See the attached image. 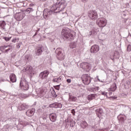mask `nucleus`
<instances>
[{"instance_id":"1","label":"nucleus","mask_w":131,"mask_h":131,"mask_svg":"<svg viewBox=\"0 0 131 131\" xmlns=\"http://www.w3.org/2000/svg\"><path fill=\"white\" fill-rule=\"evenodd\" d=\"M96 24L99 27H105L107 25V19L104 17L99 18L97 20Z\"/></svg>"},{"instance_id":"2","label":"nucleus","mask_w":131,"mask_h":131,"mask_svg":"<svg viewBox=\"0 0 131 131\" xmlns=\"http://www.w3.org/2000/svg\"><path fill=\"white\" fill-rule=\"evenodd\" d=\"M56 53L57 54V59L62 61L65 59V53L64 52L62 53L61 48H57L56 50Z\"/></svg>"},{"instance_id":"3","label":"nucleus","mask_w":131,"mask_h":131,"mask_svg":"<svg viewBox=\"0 0 131 131\" xmlns=\"http://www.w3.org/2000/svg\"><path fill=\"white\" fill-rule=\"evenodd\" d=\"M62 5H56L51 7V10H50V12H51V13H59V12H61L62 10H63V8H61Z\"/></svg>"},{"instance_id":"4","label":"nucleus","mask_w":131,"mask_h":131,"mask_svg":"<svg viewBox=\"0 0 131 131\" xmlns=\"http://www.w3.org/2000/svg\"><path fill=\"white\" fill-rule=\"evenodd\" d=\"M70 29H64L62 30L61 34L63 35L66 38H69V37H72L73 34L70 33Z\"/></svg>"},{"instance_id":"5","label":"nucleus","mask_w":131,"mask_h":131,"mask_svg":"<svg viewBox=\"0 0 131 131\" xmlns=\"http://www.w3.org/2000/svg\"><path fill=\"white\" fill-rule=\"evenodd\" d=\"M82 80L84 84L88 85L91 83V80H92V79L89 75L85 74L82 76Z\"/></svg>"},{"instance_id":"6","label":"nucleus","mask_w":131,"mask_h":131,"mask_svg":"<svg viewBox=\"0 0 131 131\" xmlns=\"http://www.w3.org/2000/svg\"><path fill=\"white\" fill-rule=\"evenodd\" d=\"M20 86L21 90H24V91H28L29 89V85H28V83L25 80H21L20 81Z\"/></svg>"},{"instance_id":"7","label":"nucleus","mask_w":131,"mask_h":131,"mask_svg":"<svg viewBox=\"0 0 131 131\" xmlns=\"http://www.w3.org/2000/svg\"><path fill=\"white\" fill-rule=\"evenodd\" d=\"M89 17H90L91 20L95 21V20H97L98 18V13L95 11H90L89 12Z\"/></svg>"},{"instance_id":"8","label":"nucleus","mask_w":131,"mask_h":131,"mask_svg":"<svg viewBox=\"0 0 131 131\" xmlns=\"http://www.w3.org/2000/svg\"><path fill=\"white\" fill-rule=\"evenodd\" d=\"M49 74H50V72L48 70H45L40 73L39 77L41 79H46V80L47 78H48V76H49Z\"/></svg>"},{"instance_id":"9","label":"nucleus","mask_w":131,"mask_h":131,"mask_svg":"<svg viewBox=\"0 0 131 131\" xmlns=\"http://www.w3.org/2000/svg\"><path fill=\"white\" fill-rule=\"evenodd\" d=\"M80 67L84 70L89 71L90 70V68H91V64L88 62H82L80 64Z\"/></svg>"},{"instance_id":"10","label":"nucleus","mask_w":131,"mask_h":131,"mask_svg":"<svg viewBox=\"0 0 131 131\" xmlns=\"http://www.w3.org/2000/svg\"><path fill=\"white\" fill-rule=\"evenodd\" d=\"M15 18L17 21H21L24 18V14L21 12L16 13Z\"/></svg>"},{"instance_id":"11","label":"nucleus","mask_w":131,"mask_h":131,"mask_svg":"<svg viewBox=\"0 0 131 131\" xmlns=\"http://www.w3.org/2000/svg\"><path fill=\"white\" fill-rule=\"evenodd\" d=\"M100 50V47L98 45H93L92 46L90 51L91 53H97L99 52Z\"/></svg>"},{"instance_id":"12","label":"nucleus","mask_w":131,"mask_h":131,"mask_svg":"<svg viewBox=\"0 0 131 131\" xmlns=\"http://www.w3.org/2000/svg\"><path fill=\"white\" fill-rule=\"evenodd\" d=\"M25 72L28 73V74H34V73H33V69L32 68V67L30 66H28L25 69Z\"/></svg>"},{"instance_id":"13","label":"nucleus","mask_w":131,"mask_h":131,"mask_svg":"<svg viewBox=\"0 0 131 131\" xmlns=\"http://www.w3.org/2000/svg\"><path fill=\"white\" fill-rule=\"evenodd\" d=\"M0 51L3 53H7V52H9V51H10V46H4L0 47Z\"/></svg>"},{"instance_id":"14","label":"nucleus","mask_w":131,"mask_h":131,"mask_svg":"<svg viewBox=\"0 0 131 131\" xmlns=\"http://www.w3.org/2000/svg\"><path fill=\"white\" fill-rule=\"evenodd\" d=\"M46 89H39L38 90V96L40 98H42L46 95Z\"/></svg>"},{"instance_id":"15","label":"nucleus","mask_w":131,"mask_h":131,"mask_svg":"<svg viewBox=\"0 0 131 131\" xmlns=\"http://www.w3.org/2000/svg\"><path fill=\"white\" fill-rule=\"evenodd\" d=\"M118 118H119V122H121L122 123H124V121L126 120V116H125L124 115L120 114L118 116Z\"/></svg>"},{"instance_id":"16","label":"nucleus","mask_w":131,"mask_h":131,"mask_svg":"<svg viewBox=\"0 0 131 131\" xmlns=\"http://www.w3.org/2000/svg\"><path fill=\"white\" fill-rule=\"evenodd\" d=\"M50 119L52 122H55L57 120V115L55 113L51 114L50 115Z\"/></svg>"},{"instance_id":"17","label":"nucleus","mask_w":131,"mask_h":131,"mask_svg":"<svg viewBox=\"0 0 131 131\" xmlns=\"http://www.w3.org/2000/svg\"><path fill=\"white\" fill-rule=\"evenodd\" d=\"M51 14H52V11H49L47 9H45L43 12V16L45 19H47L48 16H49Z\"/></svg>"},{"instance_id":"18","label":"nucleus","mask_w":131,"mask_h":131,"mask_svg":"<svg viewBox=\"0 0 131 131\" xmlns=\"http://www.w3.org/2000/svg\"><path fill=\"white\" fill-rule=\"evenodd\" d=\"M34 112H35V110L33 108L32 110H28L26 113L29 117H31V116L34 114Z\"/></svg>"},{"instance_id":"19","label":"nucleus","mask_w":131,"mask_h":131,"mask_svg":"<svg viewBox=\"0 0 131 131\" xmlns=\"http://www.w3.org/2000/svg\"><path fill=\"white\" fill-rule=\"evenodd\" d=\"M42 53V47L40 46L37 48L36 50V54L37 56H40Z\"/></svg>"},{"instance_id":"20","label":"nucleus","mask_w":131,"mask_h":131,"mask_svg":"<svg viewBox=\"0 0 131 131\" xmlns=\"http://www.w3.org/2000/svg\"><path fill=\"white\" fill-rule=\"evenodd\" d=\"M10 79L11 82H16L17 78L14 74H11L10 75Z\"/></svg>"},{"instance_id":"21","label":"nucleus","mask_w":131,"mask_h":131,"mask_svg":"<svg viewBox=\"0 0 131 131\" xmlns=\"http://www.w3.org/2000/svg\"><path fill=\"white\" fill-rule=\"evenodd\" d=\"M59 106H62V104L55 103L49 105L50 108H58Z\"/></svg>"},{"instance_id":"22","label":"nucleus","mask_w":131,"mask_h":131,"mask_svg":"<svg viewBox=\"0 0 131 131\" xmlns=\"http://www.w3.org/2000/svg\"><path fill=\"white\" fill-rule=\"evenodd\" d=\"M28 106L26 105V104L23 103L21 104L20 106L18 107V109L19 110H25V109L27 108Z\"/></svg>"},{"instance_id":"23","label":"nucleus","mask_w":131,"mask_h":131,"mask_svg":"<svg viewBox=\"0 0 131 131\" xmlns=\"http://www.w3.org/2000/svg\"><path fill=\"white\" fill-rule=\"evenodd\" d=\"M116 89H117L116 84L114 83L111 86V88H110L109 90L111 92H115V91H116Z\"/></svg>"},{"instance_id":"24","label":"nucleus","mask_w":131,"mask_h":131,"mask_svg":"<svg viewBox=\"0 0 131 131\" xmlns=\"http://www.w3.org/2000/svg\"><path fill=\"white\" fill-rule=\"evenodd\" d=\"M6 26V22L5 21H2L0 22V28L2 30H4L6 29L5 28Z\"/></svg>"},{"instance_id":"25","label":"nucleus","mask_w":131,"mask_h":131,"mask_svg":"<svg viewBox=\"0 0 131 131\" xmlns=\"http://www.w3.org/2000/svg\"><path fill=\"white\" fill-rule=\"evenodd\" d=\"M95 94H91L88 96V100H89V101H92V100H94V99H95Z\"/></svg>"},{"instance_id":"26","label":"nucleus","mask_w":131,"mask_h":131,"mask_svg":"<svg viewBox=\"0 0 131 131\" xmlns=\"http://www.w3.org/2000/svg\"><path fill=\"white\" fill-rule=\"evenodd\" d=\"M70 49H75L76 48V43L75 42H72L70 44Z\"/></svg>"},{"instance_id":"27","label":"nucleus","mask_w":131,"mask_h":131,"mask_svg":"<svg viewBox=\"0 0 131 131\" xmlns=\"http://www.w3.org/2000/svg\"><path fill=\"white\" fill-rule=\"evenodd\" d=\"M53 82H60L61 81V78H55L52 80Z\"/></svg>"},{"instance_id":"28","label":"nucleus","mask_w":131,"mask_h":131,"mask_svg":"<svg viewBox=\"0 0 131 131\" xmlns=\"http://www.w3.org/2000/svg\"><path fill=\"white\" fill-rule=\"evenodd\" d=\"M87 126H88V123H86V122H85V121L83 122L81 124V126L83 128H85V127H86Z\"/></svg>"},{"instance_id":"29","label":"nucleus","mask_w":131,"mask_h":131,"mask_svg":"<svg viewBox=\"0 0 131 131\" xmlns=\"http://www.w3.org/2000/svg\"><path fill=\"white\" fill-rule=\"evenodd\" d=\"M111 95H112V92H111V91L109 90L108 92L107 93L106 98H107V99H110V97H111Z\"/></svg>"},{"instance_id":"30","label":"nucleus","mask_w":131,"mask_h":131,"mask_svg":"<svg viewBox=\"0 0 131 131\" xmlns=\"http://www.w3.org/2000/svg\"><path fill=\"white\" fill-rule=\"evenodd\" d=\"M70 100L71 101H72L73 102H75V101H76V100H77V98H76V97H74V96H71L70 97Z\"/></svg>"},{"instance_id":"31","label":"nucleus","mask_w":131,"mask_h":131,"mask_svg":"<svg viewBox=\"0 0 131 131\" xmlns=\"http://www.w3.org/2000/svg\"><path fill=\"white\" fill-rule=\"evenodd\" d=\"M51 94H52L53 97H54V98H56V97H57V94H56V91H55L54 90H53L52 91Z\"/></svg>"},{"instance_id":"32","label":"nucleus","mask_w":131,"mask_h":131,"mask_svg":"<svg viewBox=\"0 0 131 131\" xmlns=\"http://www.w3.org/2000/svg\"><path fill=\"white\" fill-rule=\"evenodd\" d=\"M26 12H27V13H30L31 12H33V9L31 8H29L27 9Z\"/></svg>"},{"instance_id":"33","label":"nucleus","mask_w":131,"mask_h":131,"mask_svg":"<svg viewBox=\"0 0 131 131\" xmlns=\"http://www.w3.org/2000/svg\"><path fill=\"white\" fill-rule=\"evenodd\" d=\"M127 52H130V51H131V46H130V45H129L127 46Z\"/></svg>"},{"instance_id":"34","label":"nucleus","mask_w":131,"mask_h":131,"mask_svg":"<svg viewBox=\"0 0 131 131\" xmlns=\"http://www.w3.org/2000/svg\"><path fill=\"white\" fill-rule=\"evenodd\" d=\"M54 88L55 89V90L59 91L60 90V85L54 86Z\"/></svg>"},{"instance_id":"35","label":"nucleus","mask_w":131,"mask_h":131,"mask_svg":"<svg viewBox=\"0 0 131 131\" xmlns=\"http://www.w3.org/2000/svg\"><path fill=\"white\" fill-rule=\"evenodd\" d=\"M75 124V123H74V121H71V123L70 124V126H74V125Z\"/></svg>"},{"instance_id":"36","label":"nucleus","mask_w":131,"mask_h":131,"mask_svg":"<svg viewBox=\"0 0 131 131\" xmlns=\"http://www.w3.org/2000/svg\"><path fill=\"white\" fill-rule=\"evenodd\" d=\"M101 95H102V96H105L106 97H107V92L105 91L102 92Z\"/></svg>"},{"instance_id":"37","label":"nucleus","mask_w":131,"mask_h":131,"mask_svg":"<svg viewBox=\"0 0 131 131\" xmlns=\"http://www.w3.org/2000/svg\"><path fill=\"white\" fill-rule=\"evenodd\" d=\"M4 39L6 40V41H9L11 39V38H9L8 37H5Z\"/></svg>"},{"instance_id":"38","label":"nucleus","mask_w":131,"mask_h":131,"mask_svg":"<svg viewBox=\"0 0 131 131\" xmlns=\"http://www.w3.org/2000/svg\"><path fill=\"white\" fill-rule=\"evenodd\" d=\"M20 124L21 125H24V126H25V125H26V123H25V121H21L20 122Z\"/></svg>"},{"instance_id":"39","label":"nucleus","mask_w":131,"mask_h":131,"mask_svg":"<svg viewBox=\"0 0 131 131\" xmlns=\"http://www.w3.org/2000/svg\"><path fill=\"white\" fill-rule=\"evenodd\" d=\"M110 99H112V100H116L117 99V97L111 96Z\"/></svg>"},{"instance_id":"40","label":"nucleus","mask_w":131,"mask_h":131,"mask_svg":"<svg viewBox=\"0 0 131 131\" xmlns=\"http://www.w3.org/2000/svg\"><path fill=\"white\" fill-rule=\"evenodd\" d=\"M71 113H72L73 115H75V110H74V109L72 110V111H71Z\"/></svg>"},{"instance_id":"41","label":"nucleus","mask_w":131,"mask_h":131,"mask_svg":"<svg viewBox=\"0 0 131 131\" xmlns=\"http://www.w3.org/2000/svg\"><path fill=\"white\" fill-rule=\"evenodd\" d=\"M67 82H68V83H70V82H71V79H68L67 80Z\"/></svg>"},{"instance_id":"42","label":"nucleus","mask_w":131,"mask_h":131,"mask_svg":"<svg viewBox=\"0 0 131 131\" xmlns=\"http://www.w3.org/2000/svg\"><path fill=\"white\" fill-rule=\"evenodd\" d=\"M81 2H82V3H86V2H88V1L89 0H81Z\"/></svg>"},{"instance_id":"43","label":"nucleus","mask_w":131,"mask_h":131,"mask_svg":"<svg viewBox=\"0 0 131 131\" xmlns=\"http://www.w3.org/2000/svg\"><path fill=\"white\" fill-rule=\"evenodd\" d=\"M0 11H1V9H0Z\"/></svg>"}]
</instances>
